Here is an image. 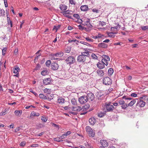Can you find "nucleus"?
Segmentation results:
<instances>
[{
	"label": "nucleus",
	"mask_w": 148,
	"mask_h": 148,
	"mask_svg": "<svg viewBox=\"0 0 148 148\" xmlns=\"http://www.w3.org/2000/svg\"><path fill=\"white\" fill-rule=\"evenodd\" d=\"M86 97H87L86 98H87L88 101H92L94 98V95L92 93H88Z\"/></svg>",
	"instance_id": "9"
},
{
	"label": "nucleus",
	"mask_w": 148,
	"mask_h": 148,
	"mask_svg": "<svg viewBox=\"0 0 148 148\" xmlns=\"http://www.w3.org/2000/svg\"><path fill=\"white\" fill-rule=\"evenodd\" d=\"M101 62H102L104 64L106 65V66H107L108 64V61L105 60V59L103 58L101 60Z\"/></svg>",
	"instance_id": "39"
},
{
	"label": "nucleus",
	"mask_w": 148,
	"mask_h": 148,
	"mask_svg": "<svg viewBox=\"0 0 148 148\" xmlns=\"http://www.w3.org/2000/svg\"><path fill=\"white\" fill-rule=\"evenodd\" d=\"M39 97L40 98H42L43 99H47L46 97L42 94H40L39 95Z\"/></svg>",
	"instance_id": "35"
},
{
	"label": "nucleus",
	"mask_w": 148,
	"mask_h": 148,
	"mask_svg": "<svg viewBox=\"0 0 148 148\" xmlns=\"http://www.w3.org/2000/svg\"><path fill=\"white\" fill-rule=\"evenodd\" d=\"M86 97V96H83L79 97L78 99L79 102L82 104L86 103L88 101Z\"/></svg>",
	"instance_id": "6"
},
{
	"label": "nucleus",
	"mask_w": 148,
	"mask_h": 148,
	"mask_svg": "<svg viewBox=\"0 0 148 148\" xmlns=\"http://www.w3.org/2000/svg\"><path fill=\"white\" fill-rule=\"evenodd\" d=\"M85 39L86 40L89 42H93V40L92 39L90 38L89 37H86Z\"/></svg>",
	"instance_id": "45"
},
{
	"label": "nucleus",
	"mask_w": 148,
	"mask_h": 148,
	"mask_svg": "<svg viewBox=\"0 0 148 148\" xmlns=\"http://www.w3.org/2000/svg\"><path fill=\"white\" fill-rule=\"evenodd\" d=\"M73 16L74 17L78 19L79 18L80 16L79 15L77 14H74L73 15Z\"/></svg>",
	"instance_id": "51"
},
{
	"label": "nucleus",
	"mask_w": 148,
	"mask_h": 148,
	"mask_svg": "<svg viewBox=\"0 0 148 148\" xmlns=\"http://www.w3.org/2000/svg\"><path fill=\"white\" fill-rule=\"evenodd\" d=\"M63 53L62 52H59L53 54L51 55V59L53 60H57L58 59V57H60L63 56Z\"/></svg>",
	"instance_id": "3"
},
{
	"label": "nucleus",
	"mask_w": 148,
	"mask_h": 148,
	"mask_svg": "<svg viewBox=\"0 0 148 148\" xmlns=\"http://www.w3.org/2000/svg\"><path fill=\"white\" fill-rule=\"evenodd\" d=\"M69 114H72L73 115H77V113L76 112H69Z\"/></svg>",
	"instance_id": "60"
},
{
	"label": "nucleus",
	"mask_w": 148,
	"mask_h": 148,
	"mask_svg": "<svg viewBox=\"0 0 148 148\" xmlns=\"http://www.w3.org/2000/svg\"><path fill=\"white\" fill-rule=\"evenodd\" d=\"M105 114L104 112H101L98 114V116L100 117H102L104 116Z\"/></svg>",
	"instance_id": "34"
},
{
	"label": "nucleus",
	"mask_w": 148,
	"mask_h": 148,
	"mask_svg": "<svg viewBox=\"0 0 148 148\" xmlns=\"http://www.w3.org/2000/svg\"><path fill=\"white\" fill-rule=\"evenodd\" d=\"M59 8L61 10L65 11L67 9V7L64 5L61 4L60 5Z\"/></svg>",
	"instance_id": "19"
},
{
	"label": "nucleus",
	"mask_w": 148,
	"mask_h": 148,
	"mask_svg": "<svg viewBox=\"0 0 148 148\" xmlns=\"http://www.w3.org/2000/svg\"><path fill=\"white\" fill-rule=\"evenodd\" d=\"M59 66L56 62L53 63L51 64V69L53 70H57L58 69Z\"/></svg>",
	"instance_id": "13"
},
{
	"label": "nucleus",
	"mask_w": 148,
	"mask_h": 148,
	"mask_svg": "<svg viewBox=\"0 0 148 148\" xmlns=\"http://www.w3.org/2000/svg\"><path fill=\"white\" fill-rule=\"evenodd\" d=\"M30 92L32 93L33 94H34L36 96L37 95V93H36L32 89H30Z\"/></svg>",
	"instance_id": "58"
},
{
	"label": "nucleus",
	"mask_w": 148,
	"mask_h": 148,
	"mask_svg": "<svg viewBox=\"0 0 148 148\" xmlns=\"http://www.w3.org/2000/svg\"><path fill=\"white\" fill-rule=\"evenodd\" d=\"M52 125L56 127V128L58 130H59L60 128V127H59V126L54 123H51Z\"/></svg>",
	"instance_id": "43"
},
{
	"label": "nucleus",
	"mask_w": 148,
	"mask_h": 148,
	"mask_svg": "<svg viewBox=\"0 0 148 148\" xmlns=\"http://www.w3.org/2000/svg\"><path fill=\"white\" fill-rule=\"evenodd\" d=\"M41 73L42 75L45 76L49 73V72L47 69H44L41 72Z\"/></svg>",
	"instance_id": "27"
},
{
	"label": "nucleus",
	"mask_w": 148,
	"mask_h": 148,
	"mask_svg": "<svg viewBox=\"0 0 148 148\" xmlns=\"http://www.w3.org/2000/svg\"><path fill=\"white\" fill-rule=\"evenodd\" d=\"M103 59L106 60L108 61H110V58L109 57L107 56H104Z\"/></svg>",
	"instance_id": "48"
},
{
	"label": "nucleus",
	"mask_w": 148,
	"mask_h": 148,
	"mask_svg": "<svg viewBox=\"0 0 148 148\" xmlns=\"http://www.w3.org/2000/svg\"><path fill=\"white\" fill-rule=\"evenodd\" d=\"M106 108L107 110L108 111H112L114 109V107L111 104V103H108L106 105Z\"/></svg>",
	"instance_id": "8"
},
{
	"label": "nucleus",
	"mask_w": 148,
	"mask_h": 148,
	"mask_svg": "<svg viewBox=\"0 0 148 148\" xmlns=\"http://www.w3.org/2000/svg\"><path fill=\"white\" fill-rule=\"evenodd\" d=\"M80 43L84 45H86L88 46H91V45L86 42H84L83 41H81L80 42Z\"/></svg>",
	"instance_id": "40"
},
{
	"label": "nucleus",
	"mask_w": 148,
	"mask_h": 148,
	"mask_svg": "<svg viewBox=\"0 0 148 148\" xmlns=\"http://www.w3.org/2000/svg\"><path fill=\"white\" fill-rule=\"evenodd\" d=\"M5 11L2 9H0V15L4 16L5 15Z\"/></svg>",
	"instance_id": "33"
},
{
	"label": "nucleus",
	"mask_w": 148,
	"mask_h": 148,
	"mask_svg": "<svg viewBox=\"0 0 148 148\" xmlns=\"http://www.w3.org/2000/svg\"><path fill=\"white\" fill-rule=\"evenodd\" d=\"M91 57L92 58L94 59H97V56L94 53H92L91 55Z\"/></svg>",
	"instance_id": "46"
},
{
	"label": "nucleus",
	"mask_w": 148,
	"mask_h": 148,
	"mask_svg": "<svg viewBox=\"0 0 148 148\" xmlns=\"http://www.w3.org/2000/svg\"><path fill=\"white\" fill-rule=\"evenodd\" d=\"M77 107H73L72 108V110L73 111H77Z\"/></svg>",
	"instance_id": "63"
},
{
	"label": "nucleus",
	"mask_w": 148,
	"mask_h": 148,
	"mask_svg": "<svg viewBox=\"0 0 148 148\" xmlns=\"http://www.w3.org/2000/svg\"><path fill=\"white\" fill-rule=\"evenodd\" d=\"M117 33V31H116V32H110L108 33V35L109 37L113 38L115 36V34Z\"/></svg>",
	"instance_id": "22"
},
{
	"label": "nucleus",
	"mask_w": 148,
	"mask_h": 148,
	"mask_svg": "<svg viewBox=\"0 0 148 148\" xmlns=\"http://www.w3.org/2000/svg\"><path fill=\"white\" fill-rule=\"evenodd\" d=\"M53 140L54 141H57L58 142H62L63 140L62 139H61L60 137H57L54 138Z\"/></svg>",
	"instance_id": "30"
},
{
	"label": "nucleus",
	"mask_w": 148,
	"mask_h": 148,
	"mask_svg": "<svg viewBox=\"0 0 148 148\" xmlns=\"http://www.w3.org/2000/svg\"><path fill=\"white\" fill-rule=\"evenodd\" d=\"M141 28L142 29L144 30H148V26H147L142 27Z\"/></svg>",
	"instance_id": "50"
},
{
	"label": "nucleus",
	"mask_w": 148,
	"mask_h": 148,
	"mask_svg": "<svg viewBox=\"0 0 148 148\" xmlns=\"http://www.w3.org/2000/svg\"><path fill=\"white\" fill-rule=\"evenodd\" d=\"M71 12H72L71 11L68 10L62 12L61 13L65 16L70 18H72L71 16L70 15V14H71Z\"/></svg>",
	"instance_id": "7"
},
{
	"label": "nucleus",
	"mask_w": 148,
	"mask_h": 148,
	"mask_svg": "<svg viewBox=\"0 0 148 148\" xmlns=\"http://www.w3.org/2000/svg\"><path fill=\"white\" fill-rule=\"evenodd\" d=\"M41 119L42 121L46 122L47 121V119L45 116H41Z\"/></svg>",
	"instance_id": "37"
},
{
	"label": "nucleus",
	"mask_w": 148,
	"mask_h": 148,
	"mask_svg": "<svg viewBox=\"0 0 148 148\" xmlns=\"http://www.w3.org/2000/svg\"><path fill=\"white\" fill-rule=\"evenodd\" d=\"M89 122L91 125H93L96 122V120L94 117H92L89 120Z\"/></svg>",
	"instance_id": "16"
},
{
	"label": "nucleus",
	"mask_w": 148,
	"mask_h": 148,
	"mask_svg": "<svg viewBox=\"0 0 148 148\" xmlns=\"http://www.w3.org/2000/svg\"><path fill=\"white\" fill-rule=\"evenodd\" d=\"M71 103H72L74 105H75L76 104V100L75 99H72L71 100Z\"/></svg>",
	"instance_id": "49"
},
{
	"label": "nucleus",
	"mask_w": 148,
	"mask_h": 148,
	"mask_svg": "<svg viewBox=\"0 0 148 148\" xmlns=\"http://www.w3.org/2000/svg\"><path fill=\"white\" fill-rule=\"evenodd\" d=\"M97 67L100 69H102L105 67V65L102 62H100L97 64Z\"/></svg>",
	"instance_id": "17"
},
{
	"label": "nucleus",
	"mask_w": 148,
	"mask_h": 148,
	"mask_svg": "<svg viewBox=\"0 0 148 148\" xmlns=\"http://www.w3.org/2000/svg\"><path fill=\"white\" fill-rule=\"evenodd\" d=\"M51 63L50 60H47L46 62V65L47 66H49Z\"/></svg>",
	"instance_id": "53"
},
{
	"label": "nucleus",
	"mask_w": 148,
	"mask_h": 148,
	"mask_svg": "<svg viewBox=\"0 0 148 148\" xmlns=\"http://www.w3.org/2000/svg\"><path fill=\"white\" fill-rule=\"evenodd\" d=\"M103 83L106 85H110L112 83L111 79L108 77H105L103 79Z\"/></svg>",
	"instance_id": "2"
},
{
	"label": "nucleus",
	"mask_w": 148,
	"mask_h": 148,
	"mask_svg": "<svg viewBox=\"0 0 148 148\" xmlns=\"http://www.w3.org/2000/svg\"><path fill=\"white\" fill-rule=\"evenodd\" d=\"M40 115V114L38 113H36L34 111L32 112L30 114V116H38Z\"/></svg>",
	"instance_id": "28"
},
{
	"label": "nucleus",
	"mask_w": 148,
	"mask_h": 148,
	"mask_svg": "<svg viewBox=\"0 0 148 148\" xmlns=\"http://www.w3.org/2000/svg\"><path fill=\"white\" fill-rule=\"evenodd\" d=\"M137 99H134V100L131 101L128 104V106H132L136 102V100H137Z\"/></svg>",
	"instance_id": "25"
},
{
	"label": "nucleus",
	"mask_w": 148,
	"mask_h": 148,
	"mask_svg": "<svg viewBox=\"0 0 148 148\" xmlns=\"http://www.w3.org/2000/svg\"><path fill=\"white\" fill-rule=\"evenodd\" d=\"M143 97H141L140 98L139 100L138 101L136 106L140 107H143L145 104V103L142 100Z\"/></svg>",
	"instance_id": "5"
},
{
	"label": "nucleus",
	"mask_w": 148,
	"mask_h": 148,
	"mask_svg": "<svg viewBox=\"0 0 148 148\" xmlns=\"http://www.w3.org/2000/svg\"><path fill=\"white\" fill-rule=\"evenodd\" d=\"M90 19L87 18L84 22V25L86 26L89 28H91L92 27V25L91 24L90 22Z\"/></svg>",
	"instance_id": "10"
},
{
	"label": "nucleus",
	"mask_w": 148,
	"mask_h": 148,
	"mask_svg": "<svg viewBox=\"0 0 148 148\" xmlns=\"http://www.w3.org/2000/svg\"><path fill=\"white\" fill-rule=\"evenodd\" d=\"M99 25H101L102 26L105 25L106 24V23L103 21H99Z\"/></svg>",
	"instance_id": "47"
},
{
	"label": "nucleus",
	"mask_w": 148,
	"mask_h": 148,
	"mask_svg": "<svg viewBox=\"0 0 148 148\" xmlns=\"http://www.w3.org/2000/svg\"><path fill=\"white\" fill-rule=\"evenodd\" d=\"M100 143L102 146L103 147H107L108 146V144L106 140H101Z\"/></svg>",
	"instance_id": "15"
},
{
	"label": "nucleus",
	"mask_w": 148,
	"mask_h": 148,
	"mask_svg": "<svg viewBox=\"0 0 148 148\" xmlns=\"http://www.w3.org/2000/svg\"><path fill=\"white\" fill-rule=\"evenodd\" d=\"M118 102L120 105H123L125 103V101L122 99L119 100Z\"/></svg>",
	"instance_id": "44"
},
{
	"label": "nucleus",
	"mask_w": 148,
	"mask_h": 148,
	"mask_svg": "<svg viewBox=\"0 0 148 148\" xmlns=\"http://www.w3.org/2000/svg\"><path fill=\"white\" fill-rule=\"evenodd\" d=\"M22 110H16L14 111V113L16 115L19 116H20L22 113Z\"/></svg>",
	"instance_id": "23"
},
{
	"label": "nucleus",
	"mask_w": 148,
	"mask_h": 148,
	"mask_svg": "<svg viewBox=\"0 0 148 148\" xmlns=\"http://www.w3.org/2000/svg\"><path fill=\"white\" fill-rule=\"evenodd\" d=\"M66 62L69 64H71L73 63L75 61V58L73 56H69L65 60Z\"/></svg>",
	"instance_id": "4"
},
{
	"label": "nucleus",
	"mask_w": 148,
	"mask_h": 148,
	"mask_svg": "<svg viewBox=\"0 0 148 148\" xmlns=\"http://www.w3.org/2000/svg\"><path fill=\"white\" fill-rule=\"evenodd\" d=\"M7 111L6 109H5L4 110H3L2 112L0 113V116H3L5 115L6 114V112Z\"/></svg>",
	"instance_id": "32"
},
{
	"label": "nucleus",
	"mask_w": 148,
	"mask_h": 148,
	"mask_svg": "<svg viewBox=\"0 0 148 148\" xmlns=\"http://www.w3.org/2000/svg\"><path fill=\"white\" fill-rule=\"evenodd\" d=\"M69 2L71 5H75L76 3L74 0H69Z\"/></svg>",
	"instance_id": "42"
},
{
	"label": "nucleus",
	"mask_w": 148,
	"mask_h": 148,
	"mask_svg": "<svg viewBox=\"0 0 148 148\" xmlns=\"http://www.w3.org/2000/svg\"><path fill=\"white\" fill-rule=\"evenodd\" d=\"M110 29L112 32H116V31H117L115 28L113 27H111Z\"/></svg>",
	"instance_id": "52"
},
{
	"label": "nucleus",
	"mask_w": 148,
	"mask_h": 148,
	"mask_svg": "<svg viewBox=\"0 0 148 148\" xmlns=\"http://www.w3.org/2000/svg\"><path fill=\"white\" fill-rule=\"evenodd\" d=\"M51 79L50 78H48L45 79L43 81V83L44 84L47 85L50 84Z\"/></svg>",
	"instance_id": "14"
},
{
	"label": "nucleus",
	"mask_w": 148,
	"mask_h": 148,
	"mask_svg": "<svg viewBox=\"0 0 148 148\" xmlns=\"http://www.w3.org/2000/svg\"><path fill=\"white\" fill-rule=\"evenodd\" d=\"M86 58L85 56L81 54L78 56L77 60L79 62H83L85 61Z\"/></svg>",
	"instance_id": "12"
},
{
	"label": "nucleus",
	"mask_w": 148,
	"mask_h": 148,
	"mask_svg": "<svg viewBox=\"0 0 148 148\" xmlns=\"http://www.w3.org/2000/svg\"><path fill=\"white\" fill-rule=\"evenodd\" d=\"M104 36L103 35L101 34L100 33H99L97 36H92V38H93L96 39L101 38H102Z\"/></svg>",
	"instance_id": "18"
},
{
	"label": "nucleus",
	"mask_w": 148,
	"mask_h": 148,
	"mask_svg": "<svg viewBox=\"0 0 148 148\" xmlns=\"http://www.w3.org/2000/svg\"><path fill=\"white\" fill-rule=\"evenodd\" d=\"M113 89L112 88H109V89L107 90H106V94H108L112 92L113 91Z\"/></svg>",
	"instance_id": "31"
},
{
	"label": "nucleus",
	"mask_w": 148,
	"mask_h": 148,
	"mask_svg": "<svg viewBox=\"0 0 148 148\" xmlns=\"http://www.w3.org/2000/svg\"><path fill=\"white\" fill-rule=\"evenodd\" d=\"M20 69L18 67H16L13 69V72L15 74H18V72L19 71Z\"/></svg>",
	"instance_id": "24"
},
{
	"label": "nucleus",
	"mask_w": 148,
	"mask_h": 148,
	"mask_svg": "<svg viewBox=\"0 0 148 148\" xmlns=\"http://www.w3.org/2000/svg\"><path fill=\"white\" fill-rule=\"evenodd\" d=\"M86 129L87 133L90 136L93 137L95 136V132L90 126H86Z\"/></svg>",
	"instance_id": "1"
},
{
	"label": "nucleus",
	"mask_w": 148,
	"mask_h": 148,
	"mask_svg": "<svg viewBox=\"0 0 148 148\" xmlns=\"http://www.w3.org/2000/svg\"><path fill=\"white\" fill-rule=\"evenodd\" d=\"M68 42H75L76 43L78 42H79V41L76 40H71V39H69L68 40Z\"/></svg>",
	"instance_id": "41"
},
{
	"label": "nucleus",
	"mask_w": 148,
	"mask_h": 148,
	"mask_svg": "<svg viewBox=\"0 0 148 148\" xmlns=\"http://www.w3.org/2000/svg\"><path fill=\"white\" fill-rule=\"evenodd\" d=\"M98 46L99 47H101L105 48H106L108 46L107 44L103 42L99 43L98 44Z\"/></svg>",
	"instance_id": "20"
},
{
	"label": "nucleus",
	"mask_w": 148,
	"mask_h": 148,
	"mask_svg": "<svg viewBox=\"0 0 148 148\" xmlns=\"http://www.w3.org/2000/svg\"><path fill=\"white\" fill-rule=\"evenodd\" d=\"M66 136L65 135V134H62L60 138H61V139H62L64 138H66Z\"/></svg>",
	"instance_id": "64"
},
{
	"label": "nucleus",
	"mask_w": 148,
	"mask_h": 148,
	"mask_svg": "<svg viewBox=\"0 0 148 148\" xmlns=\"http://www.w3.org/2000/svg\"><path fill=\"white\" fill-rule=\"evenodd\" d=\"M71 132L70 131H68L66 132L65 134V135L66 136H68L70 134H71Z\"/></svg>",
	"instance_id": "56"
},
{
	"label": "nucleus",
	"mask_w": 148,
	"mask_h": 148,
	"mask_svg": "<svg viewBox=\"0 0 148 148\" xmlns=\"http://www.w3.org/2000/svg\"><path fill=\"white\" fill-rule=\"evenodd\" d=\"M80 9L82 11H86L88 10V8L86 5H82L80 7Z\"/></svg>",
	"instance_id": "21"
},
{
	"label": "nucleus",
	"mask_w": 148,
	"mask_h": 148,
	"mask_svg": "<svg viewBox=\"0 0 148 148\" xmlns=\"http://www.w3.org/2000/svg\"><path fill=\"white\" fill-rule=\"evenodd\" d=\"M98 74L100 76H103L104 75V72L103 70L99 69L97 71Z\"/></svg>",
	"instance_id": "26"
},
{
	"label": "nucleus",
	"mask_w": 148,
	"mask_h": 148,
	"mask_svg": "<svg viewBox=\"0 0 148 148\" xmlns=\"http://www.w3.org/2000/svg\"><path fill=\"white\" fill-rule=\"evenodd\" d=\"M39 145L38 144H34L33 145H31V147H37Z\"/></svg>",
	"instance_id": "61"
},
{
	"label": "nucleus",
	"mask_w": 148,
	"mask_h": 148,
	"mask_svg": "<svg viewBox=\"0 0 148 148\" xmlns=\"http://www.w3.org/2000/svg\"><path fill=\"white\" fill-rule=\"evenodd\" d=\"M78 28L79 29L81 30H83L84 29V27L82 26L81 25H79L78 26Z\"/></svg>",
	"instance_id": "59"
},
{
	"label": "nucleus",
	"mask_w": 148,
	"mask_h": 148,
	"mask_svg": "<svg viewBox=\"0 0 148 148\" xmlns=\"http://www.w3.org/2000/svg\"><path fill=\"white\" fill-rule=\"evenodd\" d=\"M7 49L6 48H3L2 50V55H4L5 54V52H6V50Z\"/></svg>",
	"instance_id": "54"
},
{
	"label": "nucleus",
	"mask_w": 148,
	"mask_h": 148,
	"mask_svg": "<svg viewBox=\"0 0 148 148\" xmlns=\"http://www.w3.org/2000/svg\"><path fill=\"white\" fill-rule=\"evenodd\" d=\"M113 73V70L112 68H110L108 70V74L111 75Z\"/></svg>",
	"instance_id": "36"
},
{
	"label": "nucleus",
	"mask_w": 148,
	"mask_h": 148,
	"mask_svg": "<svg viewBox=\"0 0 148 148\" xmlns=\"http://www.w3.org/2000/svg\"><path fill=\"white\" fill-rule=\"evenodd\" d=\"M58 103L61 105L64 104L65 101V100L64 98L62 97H59L57 99Z\"/></svg>",
	"instance_id": "11"
},
{
	"label": "nucleus",
	"mask_w": 148,
	"mask_h": 148,
	"mask_svg": "<svg viewBox=\"0 0 148 148\" xmlns=\"http://www.w3.org/2000/svg\"><path fill=\"white\" fill-rule=\"evenodd\" d=\"M128 106V104L126 103H124L121 106L122 108L123 109H125Z\"/></svg>",
	"instance_id": "38"
},
{
	"label": "nucleus",
	"mask_w": 148,
	"mask_h": 148,
	"mask_svg": "<svg viewBox=\"0 0 148 148\" xmlns=\"http://www.w3.org/2000/svg\"><path fill=\"white\" fill-rule=\"evenodd\" d=\"M81 54L85 56V57L86 58L89 55V52L87 51H85L82 52Z\"/></svg>",
	"instance_id": "29"
},
{
	"label": "nucleus",
	"mask_w": 148,
	"mask_h": 148,
	"mask_svg": "<svg viewBox=\"0 0 148 148\" xmlns=\"http://www.w3.org/2000/svg\"><path fill=\"white\" fill-rule=\"evenodd\" d=\"M77 112H79L83 109L80 106H77Z\"/></svg>",
	"instance_id": "57"
},
{
	"label": "nucleus",
	"mask_w": 148,
	"mask_h": 148,
	"mask_svg": "<svg viewBox=\"0 0 148 148\" xmlns=\"http://www.w3.org/2000/svg\"><path fill=\"white\" fill-rule=\"evenodd\" d=\"M131 96L134 97H136L137 96V94L135 93H132L131 94Z\"/></svg>",
	"instance_id": "62"
},
{
	"label": "nucleus",
	"mask_w": 148,
	"mask_h": 148,
	"mask_svg": "<svg viewBox=\"0 0 148 148\" xmlns=\"http://www.w3.org/2000/svg\"><path fill=\"white\" fill-rule=\"evenodd\" d=\"M26 142L25 141L22 142L20 144L21 146H24L26 144Z\"/></svg>",
	"instance_id": "55"
}]
</instances>
